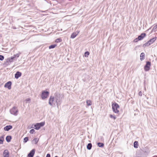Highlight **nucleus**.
Masks as SVG:
<instances>
[{
	"mask_svg": "<svg viewBox=\"0 0 157 157\" xmlns=\"http://www.w3.org/2000/svg\"><path fill=\"white\" fill-rule=\"evenodd\" d=\"M62 95L58 93L56 94L55 99L57 104V105L58 106L60 105L62 101Z\"/></svg>",
	"mask_w": 157,
	"mask_h": 157,
	"instance_id": "1",
	"label": "nucleus"
},
{
	"mask_svg": "<svg viewBox=\"0 0 157 157\" xmlns=\"http://www.w3.org/2000/svg\"><path fill=\"white\" fill-rule=\"evenodd\" d=\"M112 109L114 113H118L119 111L118 109L120 107L119 105L116 102L112 103Z\"/></svg>",
	"mask_w": 157,
	"mask_h": 157,
	"instance_id": "2",
	"label": "nucleus"
},
{
	"mask_svg": "<svg viewBox=\"0 0 157 157\" xmlns=\"http://www.w3.org/2000/svg\"><path fill=\"white\" fill-rule=\"evenodd\" d=\"M44 122H42L40 123H36L34 125V127H32V128H34L36 130H38L42 127L44 126L45 124Z\"/></svg>",
	"mask_w": 157,
	"mask_h": 157,
	"instance_id": "3",
	"label": "nucleus"
},
{
	"mask_svg": "<svg viewBox=\"0 0 157 157\" xmlns=\"http://www.w3.org/2000/svg\"><path fill=\"white\" fill-rule=\"evenodd\" d=\"M49 92L47 91L44 90L42 91L41 97L43 100L47 98L49 95Z\"/></svg>",
	"mask_w": 157,
	"mask_h": 157,
	"instance_id": "4",
	"label": "nucleus"
},
{
	"mask_svg": "<svg viewBox=\"0 0 157 157\" xmlns=\"http://www.w3.org/2000/svg\"><path fill=\"white\" fill-rule=\"evenodd\" d=\"M18 111L17 107L13 106L10 110V113L14 116H17V113Z\"/></svg>",
	"mask_w": 157,
	"mask_h": 157,
	"instance_id": "5",
	"label": "nucleus"
},
{
	"mask_svg": "<svg viewBox=\"0 0 157 157\" xmlns=\"http://www.w3.org/2000/svg\"><path fill=\"white\" fill-rule=\"evenodd\" d=\"M82 77L83 81L86 82H88L90 81V79L91 78L90 76L86 74H84Z\"/></svg>",
	"mask_w": 157,
	"mask_h": 157,
	"instance_id": "6",
	"label": "nucleus"
},
{
	"mask_svg": "<svg viewBox=\"0 0 157 157\" xmlns=\"http://www.w3.org/2000/svg\"><path fill=\"white\" fill-rule=\"evenodd\" d=\"M151 66V63L148 61L146 62V64L144 66V69L145 71H147L150 69V67Z\"/></svg>",
	"mask_w": 157,
	"mask_h": 157,
	"instance_id": "7",
	"label": "nucleus"
},
{
	"mask_svg": "<svg viewBox=\"0 0 157 157\" xmlns=\"http://www.w3.org/2000/svg\"><path fill=\"white\" fill-rule=\"evenodd\" d=\"M14 59L11 56L10 58H7L6 61L5 62V63L7 65H9L10 64V63L13 62Z\"/></svg>",
	"mask_w": 157,
	"mask_h": 157,
	"instance_id": "8",
	"label": "nucleus"
},
{
	"mask_svg": "<svg viewBox=\"0 0 157 157\" xmlns=\"http://www.w3.org/2000/svg\"><path fill=\"white\" fill-rule=\"evenodd\" d=\"M12 82L10 81H8L4 85V87L7 88L9 90H10L11 88Z\"/></svg>",
	"mask_w": 157,
	"mask_h": 157,
	"instance_id": "9",
	"label": "nucleus"
},
{
	"mask_svg": "<svg viewBox=\"0 0 157 157\" xmlns=\"http://www.w3.org/2000/svg\"><path fill=\"white\" fill-rule=\"evenodd\" d=\"M35 149H33L28 154L27 157H33L35 154Z\"/></svg>",
	"mask_w": 157,
	"mask_h": 157,
	"instance_id": "10",
	"label": "nucleus"
},
{
	"mask_svg": "<svg viewBox=\"0 0 157 157\" xmlns=\"http://www.w3.org/2000/svg\"><path fill=\"white\" fill-rule=\"evenodd\" d=\"M55 97L52 96H50L49 99V104L51 106L52 105L54 101Z\"/></svg>",
	"mask_w": 157,
	"mask_h": 157,
	"instance_id": "11",
	"label": "nucleus"
},
{
	"mask_svg": "<svg viewBox=\"0 0 157 157\" xmlns=\"http://www.w3.org/2000/svg\"><path fill=\"white\" fill-rule=\"evenodd\" d=\"M3 157H9V153L8 151L7 150H5L3 153Z\"/></svg>",
	"mask_w": 157,
	"mask_h": 157,
	"instance_id": "12",
	"label": "nucleus"
},
{
	"mask_svg": "<svg viewBox=\"0 0 157 157\" xmlns=\"http://www.w3.org/2000/svg\"><path fill=\"white\" fill-rule=\"evenodd\" d=\"M22 75V73L20 72L19 71H17L15 74V78L17 79L19 77H21Z\"/></svg>",
	"mask_w": 157,
	"mask_h": 157,
	"instance_id": "13",
	"label": "nucleus"
},
{
	"mask_svg": "<svg viewBox=\"0 0 157 157\" xmlns=\"http://www.w3.org/2000/svg\"><path fill=\"white\" fill-rule=\"evenodd\" d=\"M12 128L13 126L11 125H8L4 127V130L5 131H8L10 129H11Z\"/></svg>",
	"mask_w": 157,
	"mask_h": 157,
	"instance_id": "14",
	"label": "nucleus"
},
{
	"mask_svg": "<svg viewBox=\"0 0 157 157\" xmlns=\"http://www.w3.org/2000/svg\"><path fill=\"white\" fill-rule=\"evenodd\" d=\"M146 36V34L145 33H142L138 36L139 40H142Z\"/></svg>",
	"mask_w": 157,
	"mask_h": 157,
	"instance_id": "15",
	"label": "nucleus"
},
{
	"mask_svg": "<svg viewBox=\"0 0 157 157\" xmlns=\"http://www.w3.org/2000/svg\"><path fill=\"white\" fill-rule=\"evenodd\" d=\"M157 39L156 37H155L149 40L147 42L149 43V45H150L151 44L154 43Z\"/></svg>",
	"mask_w": 157,
	"mask_h": 157,
	"instance_id": "16",
	"label": "nucleus"
},
{
	"mask_svg": "<svg viewBox=\"0 0 157 157\" xmlns=\"http://www.w3.org/2000/svg\"><path fill=\"white\" fill-rule=\"evenodd\" d=\"M21 54V52H19V53H18L17 54H16L14 55L12 57L13 58L15 59H16L19 57V56Z\"/></svg>",
	"mask_w": 157,
	"mask_h": 157,
	"instance_id": "17",
	"label": "nucleus"
},
{
	"mask_svg": "<svg viewBox=\"0 0 157 157\" xmlns=\"http://www.w3.org/2000/svg\"><path fill=\"white\" fill-rule=\"evenodd\" d=\"M145 54L144 53L142 52L140 56V60L141 61L143 60L145 58Z\"/></svg>",
	"mask_w": 157,
	"mask_h": 157,
	"instance_id": "18",
	"label": "nucleus"
},
{
	"mask_svg": "<svg viewBox=\"0 0 157 157\" xmlns=\"http://www.w3.org/2000/svg\"><path fill=\"white\" fill-rule=\"evenodd\" d=\"M12 137L11 136H6V139L7 142H9L11 141Z\"/></svg>",
	"mask_w": 157,
	"mask_h": 157,
	"instance_id": "19",
	"label": "nucleus"
},
{
	"mask_svg": "<svg viewBox=\"0 0 157 157\" xmlns=\"http://www.w3.org/2000/svg\"><path fill=\"white\" fill-rule=\"evenodd\" d=\"M4 141V136L0 137V144H2Z\"/></svg>",
	"mask_w": 157,
	"mask_h": 157,
	"instance_id": "20",
	"label": "nucleus"
},
{
	"mask_svg": "<svg viewBox=\"0 0 157 157\" xmlns=\"http://www.w3.org/2000/svg\"><path fill=\"white\" fill-rule=\"evenodd\" d=\"M97 145L100 147H103L104 146V144L102 143L98 142L97 143Z\"/></svg>",
	"mask_w": 157,
	"mask_h": 157,
	"instance_id": "21",
	"label": "nucleus"
},
{
	"mask_svg": "<svg viewBox=\"0 0 157 157\" xmlns=\"http://www.w3.org/2000/svg\"><path fill=\"white\" fill-rule=\"evenodd\" d=\"M77 34H76L75 33V32L74 33H73L71 36V38H72V39H74V38H75L76 36H77Z\"/></svg>",
	"mask_w": 157,
	"mask_h": 157,
	"instance_id": "22",
	"label": "nucleus"
},
{
	"mask_svg": "<svg viewBox=\"0 0 157 157\" xmlns=\"http://www.w3.org/2000/svg\"><path fill=\"white\" fill-rule=\"evenodd\" d=\"M92 147V144L90 143H88L87 146V149L88 150H90L91 149Z\"/></svg>",
	"mask_w": 157,
	"mask_h": 157,
	"instance_id": "23",
	"label": "nucleus"
},
{
	"mask_svg": "<svg viewBox=\"0 0 157 157\" xmlns=\"http://www.w3.org/2000/svg\"><path fill=\"white\" fill-rule=\"evenodd\" d=\"M138 142L137 141H135L133 143V146L135 148H137L138 147Z\"/></svg>",
	"mask_w": 157,
	"mask_h": 157,
	"instance_id": "24",
	"label": "nucleus"
},
{
	"mask_svg": "<svg viewBox=\"0 0 157 157\" xmlns=\"http://www.w3.org/2000/svg\"><path fill=\"white\" fill-rule=\"evenodd\" d=\"M56 46V44H54L50 45L49 46V49H53Z\"/></svg>",
	"mask_w": 157,
	"mask_h": 157,
	"instance_id": "25",
	"label": "nucleus"
},
{
	"mask_svg": "<svg viewBox=\"0 0 157 157\" xmlns=\"http://www.w3.org/2000/svg\"><path fill=\"white\" fill-rule=\"evenodd\" d=\"M87 105L88 106L91 105L92 104L91 101L90 100H87L86 101Z\"/></svg>",
	"mask_w": 157,
	"mask_h": 157,
	"instance_id": "26",
	"label": "nucleus"
},
{
	"mask_svg": "<svg viewBox=\"0 0 157 157\" xmlns=\"http://www.w3.org/2000/svg\"><path fill=\"white\" fill-rule=\"evenodd\" d=\"M39 141V139L37 138H35L32 141V142H35V144H36Z\"/></svg>",
	"mask_w": 157,
	"mask_h": 157,
	"instance_id": "27",
	"label": "nucleus"
},
{
	"mask_svg": "<svg viewBox=\"0 0 157 157\" xmlns=\"http://www.w3.org/2000/svg\"><path fill=\"white\" fill-rule=\"evenodd\" d=\"M62 40L61 38H57L55 40V42L56 43L60 42L62 41Z\"/></svg>",
	"mask_w": 157,
	"mask_h": 157,
	"instance_id": "28",
	"label": "nucleus"
},
{
	"mask_svg": "<svg viewBox=\"0 0 157 157\" xmlns=\"http://www.w3.org/2000/svg\"><path fill=\"white\" fill-rule=\"evenodd\" d=\"M29 140V137H26L24 138L23 140V142L25 143L27 142Z\"/></svg>",
	"mask_w": 157,
	"mask_h": 157,
	"instance_id": "29",
	"label": "nucleus"
},
{
	"mask_svg": "<svg viewBox=\"0 0 157 157\" xmlns=\"http://www.w3.org/2000/svg\"><path fill=\"white\" fill-rule=\"evenodd\" d=\"M150 45H149V43H148V42H146V43L144 44L143 45V47L144 48H145L146 46H148Z\"/></svg>",
	"mask_w": 157,
	"mask_h": 157,
	"instance_id": "30",
	"label": "nucleus"
},
{
	"mask_svg": "<svg viewBox=\"0 0 157 157\" xmlns=\"http://www.w3.org/2000/svg\"><path fill=\"white\" fill-rule=\"evenodd\" d=\"M89 54L90 53L89 52L86 51L85 52L84 56L86 57H87L89 55Z\"/></svg>",
	"mask_w": 157,
	"mask_h": 157,
	"instance_id": "31",
	"label": "nucleus"
},
{
	"mask_svg": "<svg viewBox=\"0 0 157 157\" xmlns=\"http://www.w3.org/2000/svg\"><path fill=\"white\" fill-rule=\"evenodd\" d=\"M157 29V26L156 25L153 28L152 31H153L154 32H155L156 31V29Z\"/></svg>",
	"mask_w": 157,
	"mask_h": 157,
	"instance_id": "32",
	"label": "nucleus"
},
{
	"mask_svg": "<svg viewBox=\"0 0 157 157\" xmlns=\"http://www.w3.org/2000/svg\"><path fill=\"white\" fill-rule=\"evenodd\" d=\"M109 116L111 118H113L114 120H115L116 119V117L115 116H113L112 114H110Z\"/></svg>",
	"mask_w": 157,
	"mask_h": 157,
	"instance_id": "33",
	"label": "nucleus"
},
{
	"mask_svg": "<svg viewBox=\"0 0 157 157\" xmlns=\"http://www.w3.org/2000/svg\"><path fill=\"white\" fill-rule=\"evenodd\" d=\"M35 131V130L34 129H31L30 130L29 132L31 134H33V133H34V132Z\"/></svg>",
	"mask_w": 157,
	"mask_h": 157,
	"instance_id": "34",
	"label": "nucleus"
},
{
	"mask_svg": "<svg viewBox=\"0 0 157 157\" xmlns=\"http://www.w3.org/2000/svg\"><path fill=\"white\" fill-rule=\"evenodd\" d=\"M4 56L2 55H0V60L2 61L4 59Z\"/></svg>",
	"mask_w": 157,
	"mask_h": 157,
	"instance_id": "35",
	"label": "nucleus"
},
{
	"mask_svg": "<svg viewBox=\"0 0 157 157\" xmlns=\"http://www.w3.org/2000/svg\"><path fill=\"white\" fill-rule=\"evenodd\" d=\"M138 37L136 39H135L134 40V42H137L139 40H139Z\"/></svg>",
	"mask_w": 157,
	"mask_h": 157,
	"instance_id": "36",
	"label": "nucleus"
},
{
	"mask_svg": "<svg viewBox=\"0 0 157 157\" xmlns=\"http://www.w3.org/2000/svg\"><path fill=\"white\" fill-rule=\"evenodd\" d=\"M31 101V99L30 98H28L25 100V101H26V103H27V101Z\"/></svg>",
	"mask_w": 157,
	"mask_h": 157,
	"instance_id": "37",
	"label": "nucleus"
},
{
	"mask_svg": "<svg viewBox=\"0 0 157 157\" xmlns=\"http://www.w3.org/2000/svg\"><path fill=\"white\" fill-rule=\"evenodd\" d=\"M138 95L139 96H141L142 95V93L141 91H140L138 93Z\"/></svg>",
	"mask_w": 157,
	"mask_h": 157,
	"instance_id": "38",
	"label": "nucleus"
},
{
	"mask_svg": "<svg viewBox=\"0 0 157 157\" xmlns=\"http://www.w3.org/2000/svg\"><path fill=\"white\" fill-rule=\"evenodd\" d=\"M46 157H51L50 154L49 153L47 154Z\"/></svg>",
	"mask_w": 157,
	"mask_h": 157,
	"instance_id": "39",
	"label": "nucleus"
},
{
	"mask_svg": "<svg viewBox=\"0 0 157 157\" xmlns=\"http://www.w3.org/2000/svg\"><path fill=\"white\" fill-rule=\"evenodd\" d=\"M80 32V31L79 30H77L76 32H75L76 34H77V35Z\"/></svg>",
	"mask_w": 157,
	"mask_h": 157,
	"instance_id": "40",
	"label": "nucleus"
},
{
	"mask_svg": "<svg viewBox=\"0 0 157 157\" xmlns=\"http://www.w3.org/2000/svg\"><path fill=\"white\" fill-rule=\"evenodd\" d=\"M55 157H58L57 156H55Z\"/></svg>",
	"mask_w": 157,
	"mask_h": 157,
	"instance_id": "41",
	"label": "nucleus"
},
{
	"mask_svg": "<svg viewBox=\"0 0 157 157\" xmlns=\"http://www.w3.org/2000/svg\"><path fill=\"white\" fill-rule=\"evenodd\" d=\"M36 157H39V156H36Z\"/></svg>",
	"mask_w": 157,
	"mask_h": 157,
	"instance_id": "42",
	"label": "nucleus"
},
{
	"mask_svg": "<svg viewBox=\"0 0 157 157\" xmlns=\"http://www.w3.org/2000/svg\"><path fill=\"white\" fill-rule=\"evenodd\" d=\"M136 157H141V156H137Z\"/></svg>",
	"mask_w": 157,
	"mask_h": 157,
	"instance_id": "43",
	"label": "nucleus"
},
{
	"mask_svg": "<svg viewBox=\"0 0 157 157\" xmlns=\"http://www.w3.org/2000/svg\"><path fill=\"white\" fill-rule=\"evenodd\" d=\"M156 26H157V24L156 25Z\"/></svg>",
	"mask_w": 157,
	"mask_h": 157,
	"instance_id": "44",
	"label": "nucleus"
}]
</instances>
